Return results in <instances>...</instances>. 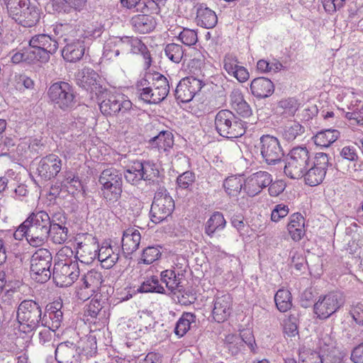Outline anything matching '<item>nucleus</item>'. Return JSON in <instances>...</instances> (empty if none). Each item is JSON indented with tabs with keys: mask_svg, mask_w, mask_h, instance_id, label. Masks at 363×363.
<instances>
[{
	"mask_svg": "<svg viewBox=\"0 0 363 363\" xmlns=\"http://www.w3.org/2000/svg\"><path fill=\"white\" fill-rule=\"evenodd\" d=\"M352 319L359 325H363V304L358 303L350 311Z\"/></svg>",
	"mask_w": 363,
	"mask_h": 363,
	"instance_id": "64",
	"label": "nucleus"
},
{
	"mask_svg": "<svg viewBox=\"0 0 363 363\" xmlns=\"http://www.w3.org/2000/svg\"><path fill=\"white\" fill-rule=\"evenodd\" d=\"M305 128L297 122H291L284 125L281 130V136L287 142L294 141L297 137L302 135Z\"/></svg>",
	"mask_w": 363,
	"mask_h": 363,
	"instance_id": "44",
	"label": "nucleus"
},
{
	"mask_svg": "<svg viewBox=\"0 0 363 363\" xmlns=\"http://www.w3.org/2000/svg\"><path fill=\"white\" fill-rule=\"evenodd\" d=\"M179 274H176L175 272L172 269H167L161 272V281L164 283L167 288L172 292L174 291H181L183 286L180 285Z\"/></svg>",
	"mask_w": 363,
	"mask_h": 363,
	"instance_id": "45",
	"label": "nucleus"
},
{
	"mask_svg": "<svg viewBox=\"0 0 363 363\" xmlns=\"http://www.w3.org/2000/svg\"><path fill=\"white\" fill-rule=\"evenodd\" d=\"M259 150L263 160L269 165L280 162L284 155L279 139L271 135L260 137Z\"/></svg>",
	"mask_w": 363,
	"mask_h": 363,
	"instance_id": "16",
	"label": "nucleus"
},
{
	"mask_svg": "<svg viewBox=\"0 0 363 363\" xmlns=\"http://www.w3.org/2000/svg\"><path fill=\"white\" fill-rule=\"evenodd\" d=\"M196 324V315L193 313L184 312L176 323L174 333L179 337H183Z\"/></svg>",
	"mask_w": 363,
	"mask_h": 363,
	"instance_id": "40",
	"label": "nucleus"
},
{
	"mask_svg": "<svg viewBox=\"0 0 363 363\" xmlns=\"http://www.w3.org/2000/svg\"><path fill=\"white\" fill-rule=\"evenodd\" d=\"M138 43L140 44V46L136 48L138 50H135L134 54H140L143 56L144 60V69L147 70L152 65V62L150 52L141 40H139Z\"/></svg>",
	"mask_w": 363,
	"mask_h": 363,
	"instance_id": "59",
	"label": "nucleus"
},
{
	"mask_svg": "<svg viewBox=\"0 0 363 363\" xmlns=\"http://www.w3.org/2000/svg\"><path fill=\"white\" fill-rule=\"evenodd\" d=\"M76 83L82 89L90 93L91 97L96 98L103 96L107 91L105 86L101 84V79L99 74L92 68L84 67L75 75Z\"/></svg>",
	"mask_w": 363,
	"mask_h": 363,
	"instance_id": "14",
	"label": "nucleus"
},
{
	"mask_svg": "<svg viewBox=\"0 0 363 363\" xmlns=\"http://www.w3.org/2000/svg\"><path fill=\"white\" fill-rule=\"evenodd\" d=\"M161 256L158 247L148 246L143 250L141 260L144 264H150L157 260Z\"/></svg>",
	"mask_w": 363,
	"mask_h": 363,
	"instance_id": "56",
	"label": "nucleus"
},
{
	"mask_svg": "<svg viewBox=\"0 0 363 363\" xmlns=\"http://www.w3.org/2000/svg\"><path fill=\"white\" fill-rule=\"evenodd\" d=\"M82 289H89L91 293H94L98 290L103 282V275L101 272L96 270H90L82 279Z\"/></svg>",
	"mask_w": 363,
	"mask_h": 363,
	"instance_id": "39",
	"label": "nucleus"
},
{
	"mask_svg": "<svg viewBox=\"0 0 363 363\" xmlns=\"http://www.w3.org/2000/svg\"><path fill=\"white\" fill-rule=\"evenodd\" d=\"M103 30V26L96 23L88 26L77 39L71 40L65 38L63 40L66 45L61 51L63 59L69 62L79 61L84 55L86 48H89V41L100 37Z\"/></svg>",
	"mask_w": 363,
	"mask_h": 363,
	"instance_id": "2",
	"label": "nucleus"
},
{
	"mask_svg": "<svg viewBox=\"0 0 363 363\" xmlns=\"http://www.w3.org/2000/svg\"><path fill=\"white\" fill-rule=\"evenodd\" d=\"M284 333L289 337H295L298 334L296 318L292 315L284 320Z\"/></svg>",
	"mask_w": 363,
	"mask_h": 363,
	"instance_id": "60",
	"label": "nucleus"
},
{
	"mask_svg": "<svg viewBox=\"0 0 363 363\" xmlns=\"http://www.w3.org/2000/svg\"><path fill=\"white\" fill-rule=\"evenodd\" d=\"M274 301L277 309L282 313L286 312L292 307V296L291 292L284 289H279L275 296Z\"/></svg>",
	"mask_w": 363,
	"mask_h": 363,
	"instance_id": "43",
	"label": "nucleus"
},
{
	"mask_svg": "<svg viewBox=\"0 0 363 363\" xmlns=\"http://www.w3.org/2000/svg\"><path fill=\"white\" fill-rule=\"evenodd\" d=\"M73 251L71 247L65 246L56 255L57 261L53 267V279L57 286L67 287L71 286L79 276V264L72 260Z\"/></svg>",
	"mask_w": 363,
	"mask_h": 363,
	"instance_id": "1",
	"label": "nucleus"
},
{
	"mask_svg": "<svg viewBox=\"0 0 363 363\" xmlns=\"http://www.w3.org/2000/svg\"><path fill=\"white\" fill-rule=\"evenodd\" d=\"M174 209V201L164 188L155 194L150 208V218L154 223H160L167 219Z\"/></svg>",
	"mask_w": 363,
	"mask_h": 363,
	"instance_id": "13",
	"label": "nucleus"
},
{
	"mask_svg": "<svg viewBox=\"0 0 363 363\" xmlns=\"http://www.w3.org/2000/svg\"><path fill=\"white\" fill-rule=\"evenodd\" d=\"M49 219L52 226H66L67 217L63 211L59 210L49 215Z\"/></svg>",
	"mask_w": 363,
	"mask_h": 363,
	"instance_id": "61",
	"label": "nucleus"
},
{
	"mask_svg": "<svg viewBox=\"0 0 363 363\" xmlns=\"http://www.w3.org/2000/svg\"><path fill=\"white\" fill-rule=\"evenodd\" d=\"M106 96L99 104L101 112L105 116H115L126 112L132 107V102L120 94L104 93Z\"/></svg>",
	"mask_w": 363,
	"mask_h": 363,
	"instance_id": "18",
	"label": "nucleus"
},
{
	"mask_svg": "<svg viewBox=\"0 0 363 363\" xmlns=\"http://www.w3.org/2000/svg\"><path fill=\"white\" fill-rule=\"evenodd\" d=\"M152 147L157 148L159 151H169L174 145V138L171 132L162 130L149 140Z\"/></svg>",
	"mask_w": 363,
	"mask_h": 363,
	"instance_id": "37",
	"label": "nucleus"
},
{
	"mask_svg": "<svg viewBox=\"0 0 363 363\" xmlns=\"http://www.w3.org/2000/svg\"><path fill=\"white\" fill-rule=\"evenodd\" d=\"M228 338L233 339L234 342L240 345V347H244L245 344L247 345L253 353L256 352L257 345L252 333L245 332L240 336L231 335L228 336Z\"/></svg>",
	"mask_w": 363,
	"mask_h": 363,
	"instance_id": "54",
	"label": "nucleus"
},
{
	"mask_svg": "<svg viewBox=\"0 0 363 363\" xmlns=\"http://www.w3.org/2000/svg\"><path fill=\"white\" fill-rule=\"evenodd\" d=\"M48 96L54 108L65 112L74 109L77 103L74 87L64 81L52 84L48 90Z\"/></svg>",
	"mask_w": 363,
	"mask_h": 363,
	"instance_id": "7",
	"label": "nucleus"
},
{
	"mask_svg": "<svg viewBox=\"0 0 363 363\" xmlns=\"http://www.w3.org/2000/svg\"><path fill=\"white\" fill-rule=\"evenodd\" d=\"M101 302L97 299H92L87 305L85 310V315L89 317L88 321L98 324L99 327L104 325L106 323V311Z\"/></svg>",
	"mask_w": 363,
	"mask_h": 363,
	"instance_id": "28",
	"label": "nucleus"
},
{
	"mask_svg": "<svg viewBox=\"0 0 363 363\" xmlns=\"http://www.w3.org/2000/svg\"><path fill=\"white\" fill-rule=\"evenodd\" d=\"M225 192L230 196H236L244 188V182L238 177H230L223 182Z\"/></svg>",
	"mask_w": 363,
	"mask_h": 363,
	"instance_id": "50",
	"label": "nucleus"
},
{
	"mask_svg": "<svg viewBox=\"0 0 363 363\" xmlns=\"http://www.w3.org/2000/svg\"><path fill=\"white\" fill-rule=\"evenodd\" d=\"M138 293H158L164 294V288L160 284L155 276L147 278L138 288Z\"/></svg>",
	"mask_w": 363,
	"mask_h": 363,
	"instance_id": "46",
	"label": "nucleus"
},
{
	"mask_svg": "<svg viewBox=\"0 0 363 363\" xmlns=\"http://www.w3.org/2000/svg\"><path fill=\"white\" fill-rule=\"evenodd\" d=\"M29 46L48 50L49 53H55L58 48V43L48 35L38 34L30 39Z\"/></svg>",
	"mask_w": 363,
	"mask_h": 363,
	"instance_id": "36",
	"label": "nucleus"
},
{
	"mask_svg": "<svg viewBox=\"0 0 363 363\" xmlns=\"http://www.w3.org/2000/svg\"><path fill=\"white\" fill-rule=\"evenodd\" d=\"M164 51L167 58L174 63L180 62L184 54L183 47L177 43L167 44Z\"/></svg>",
	"mask_w": 363,
	"mask_h": 363,
	"instance_id": "51",
	"label": "nucleus"
},
{
	"mask_svg": "<svg viewBox=\"0 0 363 363\" xmlns=\"http://www.w3.org/2000/svg\"><path fill=\"white\" fill-rule=\"evenodd\" d=\"M62 169V160L55 154L43 157L38 162L37 172L45 181L55 178Z\"/></svg>",
	"mask_w": 363,
	"mask_h": 363,
	"instance_id": "19",
	"label": "nucleus"
},
{
	"mask_svg": "<svg viewBox=\"0 0 363 363\" xmlns=\"http://www.w3.org/2000/svg\"><path fill=\"white\" fill-rule=\"evenodd\" d=\"M16 87L19 90L25 89H33L34 86L33 80L26 74L15 75Z\"/></svg>",
	"mask_w": 363,
	"mask_h": 363,
	"instance_id": "62",
	"label": "nucleus"
},
{
	"mask_svg": "<svg viewBox=\"0 0 363 363\" xmlns=\"http://www.w3.org/2000/svg\"><path fill=\"white\" fill-rule=\"evenodd\" d=\"M340 136V133L335 129H325L319 131L313 137L314 143L316 145L328 147Z\"/></svg>",
	"mask_w": 363,
	"mask_h": 363,
	"instance_id": "41",
	"label": "nucleus"
},
{
	"mask_svg": "<svg viewBox=\"0 0 363 363\" xmlns=\"http://www.w3.org/2000/svg\"><path fill=\"white\" fill-rule=\"evenodd\" d=\"M8 14L16 21L19 15L28 6L30 0H4Z\"/></svg>",
	"mask_w": 363,
	"mask_h": 363,
	"instance_id": "49",
	"label": "nucleus"
},
{
	"mask_svg": "<svg viewBox=\"0 0 363 363\" xmlns=\"http://www.w3.org/2000/svg\"><path fill=\"white\" fill-rule=\"evenodd\" d=\"M30 50L27 52L26 60L31 62H40L41 63H46L50 60V55L54 53H49L48 50L35 47H30Z\"/></svg>",
	"mask_w": 363,
	"mask_h": 363,
	"instance_id": "52",
	"label": "nucleus"
},
{
	"mask_svg": "<svg viewBox=\"0 0 363 363\" xmlns=\"http://www.w3.org/2000/svg\"><path fill=\"white\" fill-rule=\"evenodd\" d=\"M205 85L202 79L193 76L184 77L179 81L174 90L175 98L182 103L189 102Z\"/></svg>",
	"mask_w": 363,
	"mask_h": 363,
	"instance_id": "17",
	"label": "nucleus"
},
{
	"mask_svg": "<svg viewBox=\"0 0 363 363\" xmlns=\"http://www.w3.org/2000/svg\"><path fill=\"white\" fill-rule=\"evenodd\" d=\"M69 230L66 226H52L48 230V239L56 245L64 244L68 240Z\"/></svg>",
	"mask_w": 363,
	"mask_h": 363,
	"instance_id": "48",
	"label": "nucleus"
},
{
	"mask_svg": "<svg viewBox=\"0 0 363 363\" xmlns=\"http://www.w3.org/2000/svg\"><path fill=\"white\" fill-rule=\"evenodd\" d=\"M141 235L140 232L133 228H128L123 232L121 240V248L123 253L131 255L136 251L140 245Z\"/></svg>",
	"mask_w": 363,
	"mask_h": 363,
	"instance_id": "29",
	"label": "nucleus"
},
{
	"mask_svg": "<svg viewBox=\"0 0 363 363\" xmlns=\"http://www.w3.org/2000/svg\"><path fill=\"white\" fill-rule=\"evenodd\" d=\"M312 160L310 152L306 147H295L284 159V174L293 179H301L311 166Z\"/></svg>",
	"mask_w": 363,
	"mask_h": 363,
	"instance_id": "6",
	"label": "nucleus"
},
{
	"mask_svg": "<svg viewBox=\"0 0 363 363\" xmlns=\"http://www.w3.org/2000/svg\"><path fill=\"white\" fill-rule=\"evenodd\" d=\"M178 39L186 45H194L198 41L197 32L193 29L184 28L179 33Z\"/></svg>",
	"mask_w": 363,
	"mask_h": 363,
	"instance_id": "57",
	"label": "nucleus"
},
{
	"mask_svg": "<svg viewBox=\"0 0 363 363\" xmlns=\"http://www.w3.org/2000/svg\"><path fill=\"white\" fill-rule=\"evenodd\" d=\"M233 299L229 294H217L213 301L212 317L216 322L223 323L232 312Z\"/></svg>",
	"mask_w": 363,
	"mask_h": 363,
	"instance_id": "22",
	"label": "nucleus"
},
{
	"mask_svg": "<svg viewBox=\"0 0 363 363\" xmlns=\"http://www.w3.org/2000/svg\"><path fill=\"white\" fill-rule=\"evenodd\" d=\"M272 176L267 172L259 171L250 175L244 182V190L250 196H255L268 186Z\"/></svg>",
	"mask_w": 363,
	"mask_h": 363,
	"instance_id": "20",
	"label": "nucleus"
},
{
	"mask_svg": "<svg viewBox=\"0 0 363 363\" xmlns=\"http://www.w3.org/2000/svg\"><path fill=\"white\" fill-rule=\"evenodd\" d=\"M318 357L321 363H340L342 358L336 347L333 350L319 352Z\"/></svg>",
	"mask_w": 363,
	"mask_h": 363,
	"instance_id": "55",
	"label": "nucleus"
},
{
	"mask_svg": "<svg viewBox=\"0 0 363 363\" xmlns=\"http://www.w3.org/2000/svg\"><path fill=\"white\" fill-rule=\"evenodd\" d=\"M287 230L294 241L301 240L305 235V219L300 213H294L289 217Z\"/></svg>",
	"mask_w": 363,
	"mask_h": 363,
	"instance_id": "31",
	"label": "nucleus"
},
{
	"mask_svg": "<svg viewBox=\"0 0 363 363\" xmlns=\"http://www.w3.org/2000/svg\"><path fill=\"white\" fill-rule=\"evenodd\" d=\"M225 225L226 220L223 214L221 212L215 211L205 224V233L210 238H213L216 231L223 230Z\"/></svg>",
	"mask_w": 363,
	"mask_h": 363,
	"instance_id": "38",
	"label": "nucleus"
},
{
	"mask_svg": "<svg viewBox=\"0 0 363 363\" xmlns=\"http://www.w3.org/2000/svg\"><path fill=\"white\" fill-rule=\"evenodd\" d=\"M238 57L233 54H227L223 59V67L225 70L230 75L235 77L240 82H246L250 74L247 69L243 66L238 65Z\"/></svg>",
	"mask_w": 363,
	"mask_h": 363,
	"instance_id": "25",
	"label": "nucleus"
},
{
	"mask_svg": "<svg viewBox=\"0 0 363 363\" xmlns=\"http://www.w3.org/2000/svg\"><path fill=\"white\" fill-rule=\"evenodd\" d=\"M344 303L343 294L339 291H332L319 297L313 304V313L317 318L325 320L336 313Z\"/></svg>",
	"mask_w": 363,
	"mask_h": 363,
	"instance_id": "11",
	"label": "nucleus"
},
{
	"mask_svg": "<svg viewBox=\"0 0 363 363\" xmlns=\"http://www.w3.org/2000/svg\"><path fill=\"white\" fill-rule=\"evenodd\" d=\"M150 72H145L144 76L139 79L135 85L136 94L139 99L146 104H157V99L155 96V91L152 87V79H150Z\"/></svg>",
	"mask_w": 363,
	"mask_h": 363,
	"instance_id": "24",
	"label": "nucleus"
},
{
	"mask_svg": "<svg viewBox=\"0 0 363 363\" xmlns=\"http://www.w3.org/2000/svg\"><path fill=\"white\" fill-rule=\"evenodd\" d=\"M103 55L104 57L108 60H112L120 55L118 50L112 38H110L105 44Z\"/></svg>",
	"mask_w": 363,
	"mask_h": 363,
	"instance_id": "63",
	"label": "nucleus"
},
{
	"mask_svg": "<svg viewBox=\"0 0 363 363\" xmlns=\"http://www.w3.org/2000/svg\"><path fill=\"white\" fill-rule=\"evenodd\" d=\"M25 222L28 227L30 245H43L48 240V230L50 227L49 214L45 211L35 209L29 214Z\"/></svg>",
	"mask_w": 363,
	"mask_h": 363,
	"instance_id": "5",
	"label": "nucleus"
},
{
	"mask_svg": "<svg viewBox=\"0 0 363 363\" xmlns=\"http://www.w3.org/2000/svg\"><path fill=\"white\" fill-rule=\"evenodd\" d=\"M195 8L196 10L195 21L199 26L211 29L216 26L218 17L214 11L204 4H197Z\"/></svg>",
	"mask_w": 363,
	"mask_h": 363,
	"instance_id": "26",
	"label": "nucleus"
},
{
	"mask_svg": "<svg viewBox=\"0 0 363 363\" xmlns=\"http://www.w3.org/2000/svg\"><path fill=\"white\" fill-rule=\"evenodd\" d=\"M230 106L238 115L245 118L250 117L252 113V109L250 105L244 99V96L240 91H233L230 96Z\"/></svg>",
	"mask_w": 363,
	"mask_h": 363,
	"instance_id": "34",
	"label": "nucleus"
},
{
	"mask_svg": "<svg viewBox=\"0 0 363 363\" xmlns=\"http://www.w3.org/2000/svg\"><path fill=\"white\" fill-rule=\"evenodd\" d=\"M195 181V173L191 171H186L180 174L176 180L177 191H186V192H191Z\"/></svg>",
	"mask_w": 363,
	"mask_h": 363,
	"instance_id": "47",
	"label": "nucleus"
},
{
	"mask_svg": "<svg viewBox=\"0 0 363 363\" xmlns=\"http://www.w3.org/2000/svg\"><path fill=\"white\" fill-rule=\"evenodd\" d=\"M121 252L120 245L112 240H105L101 245H97V250L90 252L87 262H91L96 257L104 269H111L118 261Z\"/></svg>",
	"mask_w": 363,
	"mask_h": 363,
	"instance_id": "12",
	"label": "nucleus"
},
{
	"mask_svg": "<svg viewBox=\"0 0 363 363\" xmlns=\"http://www.w3.org/2000/svg\"><path fill=\"white\" fill-rule=\"evenodd\" d=\"M39 20V10L29 1L28 6H26V9L16 20V22L23 27L30 28L35 26Z\"/></svg>",
	"mask_w": 363,
	"mask_h": 363,
	"instance_id": "35",
	"label": "nucleus"
},
{
	"mask_svg": "<svg viewBox=\"0 0 363 363\" xmlns=\"http://www.w3.org/2000/svg\"><path fill=\"white\" fill-rule=\"evenodd\" d=\"M328 155L317 152L312 160L311 166L304 173L303 178L306 184L315 186L323 182L327 170L332 166Z\"/></svg>",
	"mask_w": 363,
	"mask_h": 363,
	"instance_id": "15",
	"label": "nucleus"
},
{
	"mask_svg": "<svg viewBox=\"0 0 363 363\" xmlns=\"http://www.w3.org/2000/svg\"><path fill=\"white\" fill-rule=\"evenodd\" d=\"M16 319L28 331L36 330L42 325L43 308L41 304L32 299L22 301L16 311Z\"/></svg>",
	"mask_w": 363,
	"mask_h": 363,
	"instance_id": "9",
	"label": "nucleus"
},
{
	"mask_svg": "<svg viewBox=\"0 0 363 363\" xmlns=\"http://www.w3.org/2000/svg\"><path fill=\"white\" fill-rule=\"evenodd\" d=\"M336 347V342L331 334L323 333L318 340L319 352L333 350Z\"/></svg>",
	"mask_w": 363,
	"mask_h": 363,
	"instance_id": "58",
	"label": "nucleus"
},
{
	"mask_svg": "<svg viewBox=\"0 0 363 363\" xmlns=\"http://www.w3.org/2000/svg\"><path fill=\"white\" fill-rule=\"evenodd\" d=\"M159 174L156 164L149 160L130 161L123 172L125 181L132 185H138L142 180L154 183Z\"/></svg>",
	"mask_w": 363,
	"mask_h": 363,
	"instance_id": "8",
	"label": "nucleus"
},
{
	"mask_svg": "<svg viewBox=\"0 0 363 363\" xmlns=\"http://www.w3.org/2000/svg\"><path fill=\"white\" fill-rule=\"evenodd\" d=\"M62 303L60 301H54L48 303L43 315L42 326L52 329V331L57 330L62 322L63 313L61 311Z\"/></svg>",
	"mask_w": 363,
	"mask_h": 363,
	"instance_id": "23",
	"label": "nucleus"
},
{
	"mask_svg": "<svg viewBox=\"0 0 363 363\" xmlns=\"http://www.w3.org/2000/svg\"><path fill=\"white\" fill-rule=\"evenodd\" d=\"M150 79H152V85H155V96L157 97V101L160 103L168 95L169 92V81L163 74L155 72H150Z\"/></svg>",
	"mask_w": 363,
	"mask_h": 363,
	"instance_id": "30",
	"label": "nucleus"
},
{
	"mask_svg": "<svg viewBox=\"0 0 363 363\" xmlns=\"http://www.w3.org/2000/svg\"><path fill=\"white\" fill-rule=\"evenodd\" d=\"M217 133L226 138H238L246 131L247 123L228 109L219 111L214 120Z\"/></svg>",
	"mask_w": 363,
	"mask_h": 363,
	"instance_id": "4",
	"label": "nucleus"
},
{
	"mask_svg": "<svg viewBox=\"0 0 363 363\" xmlns=\"http://www.w3.org/2000/svg\"><path fill=\"white\" fill-rule=\"evenodd\" d=\"M278 106L283 109V114L294 116L298 109L299 104L295 98L289 97L279 101Z\"/></svg>",
	"mask_w": 363,
	"mask_h": 363,
	"instance_id": "53",
	"label": "nucleus"
},
{
	"mask_svg": "<svg viewBox=\"0 0 363 363\" xmlns=\"http://www.w3.org/2000/svg\"><path fill=\"white\" fill-rule=\"evenodd\" d=\"M123 174L115 168L103 170L99 177L101 193L106 205L109 208L116 206L123 192Z\"/></svg>",
	"mask_w": 363,
	"mask_h": 363,
	"instance_id": "3",
	"label": "nucleus"
},
{
	"mask_svg": "<svg viewBox=\"0 0 363 363\" xmlns=\"http://www.w3.org/2000/svg\"><path fill=\"white\" fill-rule=\"evenodd\" d=\"M119 54L126 55L130 53L134 54L136 48L140 46L139 38L133 36L124 35L123 37H113L112 38Z\"/></svg>",
	"mask_w": 363,
	"mask_h": 363,
	"instance_id": "33",
	"label": "nucleus"
},
{
	"mask_svg": "<svg viewBox=\"0 0 363 363\" xmlns=\"http://www.w3.org/2000/svg\"><path fill=\"white\" fill-rule=\"evenodd\" d=\"M57 363H81L80 352L77 345L65 341L57 345L55 350Z\"/></svg>",
	"mask_w": 363,
	"mask_h": 363,
	"instance_id": "21",
	"label": "nucleus"
},
{
	"mask_svg": "<svg viewBox=\"0 0 363 363\" xmlns=\"http://www.w3.org/2000/svg\"><path fill=\"white\" fill-rule=\"evenodd\" d=\"M82 354L86 357V358L93 357L97 353V344L96 338L95 336L90 335L81 340L77 345Z\"/></svg>",
	"mask_w": 363,
	"mask_h": 363,
	"instance_id": "42",
	"label": "nucleus"
},
{
	"mask_svg": "<svg viewBox=\"0 0 363 363\" xmlns=\"http://www.w3.org/2000/svg\"><path fill=\"white\" fill-rule=\"evenodd\" d=\"M130 24L134 30L140 33H148L156 27L155 18L150 15L138 14L132 17Z\"/></svg>",
	"mask_w": 363,
	"mask_h": 363,
	"instance_id": "32",
	"label": "nucleus"
},
{
	"mask_svg": "<svg viewBox=\"0 0 363 363\" xmlns=\"http://www.w3.org/2000/svg\"><path fill=\"white\" fill-rule=\"evenodd\" d=\"M52 256L51 252L45 249H38L31 257V277L37 282L45 283L51 277V266Z\"/></svg>",
	"mask_w": 363,
	"mask_h": 363,
	"instance_id": "10",
	"label": "nucleus"
},
{
	"mask_svg": "<svg viewBox=\"0 0 363 363\" xmlns=\"http://www.w3.org/2000/svg\"><path fill=\"white\" fill-rule=\"evenodd\" d=\"M250 90L253 96L257 99L270 96L274 91L273 82L266 77H257L250 84Z\"/></svg>",
	"mask_w": 363,
	"mask_h": 363,
	"instance_id": "27",
	"label": "nucleus"
}]
</instances>
